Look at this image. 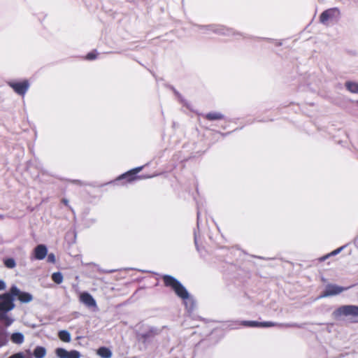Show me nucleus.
<instances>
[{
	"label": "nucleus",
	"instance_id": "obj_15",
	"mask_svg": "<svg viewBox=\"0 0 358 358\" xmlns=\"http://www.w3.org/2000/svg\"><path fill=\"white\" fill-rule=\"evenodd\" d=\"M34 357L43 358L46 355V350L44 347L37 346L33 352Z\"/></svg>",
	"mask_w": 358,
	"mask_h": 358
},
{
	"label": "nucleus",
	"instance_id": "obj_13",
	"mask_svg": "<svg viewBox=\"0 0 358 358\" xmlns=\"http://www.w3.org/2000/svg\"><path fill=\"white\" fill-rule=\"evenodd\" d=\"M97 355L102 358H110L112 352L108 348L101 347L97 350Z\"/></svg>",
	"mask_w": 358,
	"mask_h": 358
},
{
	"label": "nucleus",
	"instance_id": "obj_6",
	"mask_svg": "<svg viewBox=\"0 0 358 358\" xmlns=\"http://www.w3.org/2000/svg\"><path fill=\"white\" fill-rule=\"evenodd\" d=\"M143 166L134 168L126 172L125 173L122 174L118 177L117 180H126V181L128 182H131L134 180H136L140 178V177L137 176V173H138L143 169Z\"/></svg>",
	"mask_w": 358,
	"mask_h": 358
},
{
	"label": "nucleus",
	"instance_id": "obj_27",
	"mask_svg": "<svg viewBox=\"0 0 358 358\" xmlns=\"http://www.w3.org/2000/svg\"><path fill=\"white\" fill-rule=\"evenodd\" d=\"M6 289V283L3 280H0V291Z\"/></svg>",
	"mask_w": 358,
	"mask_h": 358
},
{
	"label": "nucleus",
	"instance_id": "obj_5",
	"mask_svg": "<svg viewBox=\"0 0 358 358\" xmlns=\"http://www.w3.org/2000/svg\"><path fill=\"white\" fill-rule=\"evenodd\" d=\"M13 297L17 296L21 303H29L32 301L33 296L28 292H21L16 286H12L10 289Z\"/></svg>",
	"mask_w": 358,
	"mask_h": 358
},
{
	"label": "nucleus",
	"instance_id": "obj_19",
	"mask_svg": "<svg viewBox=\"0 0 358 358\" xmlns=\"http://www.w3.org/2000/svg\"><path fill=\"white\" fill-rule=\"evenodd\" d=\"M346 88L352 93H358V83L354 82H347Z\"/></svg>",
	"mask_w": 358,
	"mask_h": 358
},
{
	"label": "nucleus",
	"instance_id": "obj_7",
	"mask_svg": "<svg viewBox=\"0 0 358 358\" xmlns=\"http://www.w3.org/2000/svg\"><path fill=\"white\" fill-rule=\"evenodd\" d=\"M340 10L337 8H329L323 11L320 16V22L326 24L327 22L336 15H339Z\"/></svg>",
	"mask_w": 358,
	"mask_h": 358
},
{
	"label": "nucleus",
	"instance_id": "obj_4",
	"mask_svg": "<svg viewBox=\"0 0 358 358\" xmlns=\"http://www.w3.org/2000/svg\"><path fill=\"white\" fill-rule=\"evenodd\" d=\"M8 85L10 87L16 94L24 96L29 88L30 83L28 80H23L22 81H9L8 82Z\"/></svg>",
	"mask_w": 358,
	"mask_h": 358
},
{
	"label": "nucleus",
	"instance_id": "obj_8",
	"mask_svg": "<svg viewBox=\"0 0 358 358\" xmlns=\"http://www.w3.org/2000/svg\"><path fill=\"white\" fill-rule=\"evenodd\" d=\"M56 355L59 358H80V354L77 350L67 351L64 348H59L55 350Z\"/></svg>",
	"mask_w": 358,
	"mask_h": 358
},
{
	"label": "nucleus",
	"instance_id": "obj_28",
	"mask_svg": "<svg viewBox=\"0 0 358 358\" xmlns=\"http://www.w3.org/2000/svg\"><path fill=\"white\" fill-rule=\"evenodd\" d=\"M62 202L66 206L69 207V201L66 199H62Z\"/></svg>",
	"mask_w": 358,
	"mask_h": 358
},
{
	"label": "nucleus",
	"instance_id": "obj_20",
	"mask_svg": "<svg viewBox=\"0 0 358 358\" xmlns=\"http://www.w3.org/2000/svg\"><path fill=\"white\" fill-rule=\"evenodd\" d=\"M3 262L4 266L8 268H14L16 266V262L13 258H6Z\"/></svg>",
	"mask_w": 358,
	"mask_h": 358
},
{
	"label": "nucleus",
	"instance_id": "obj_16",
	"mask_svg": "<svg viewBox=\"0 0 358 358\" xmlns=\"http://www.w3.org/2000/svg\"><path fill=\"white\" fill-rule=\"evenodd\" d=\"M58 337L63 342L69 343L71 341V334L66 330L59 331Z\"/></svg>",
	"mask_w": 358,
	"mask_h": 358
},
{
	"label": "nucleus",
	"instance_id": "obj_11",
	"mask_svg": "<svg viewBox=\"0 0 358 358\" xmlns=\"http://www.w3.org/2000/svg\"><path fill=\"white\" fill-rule=\"evenodd\" d=\"M80 300L84 304L89 307L96 306V301L91 294L87 292H83L80 296Z\"/></svg>",
	"mask_w": 358,
	"mask_h": 358
},
{
	"label": "nucleus",
	"instance_id": "obj_18",
	"mask_svg": "<svg viewBox=\"0 0 358 358\" xmlns=\"http://www.w3.org/2000/svg\"><path fill=\"white\" fill-rule=\"evenodd\" d=\"M204 117L208 120H221L222 118V115L220 113L212 112L206 114Z\"/></svg>",
	"mask_w": 358,
	"mask_h": 358
},
{
	"label": "nucleus",
	"instance_id": "obj_25",
	"mask_svg": "<svg viewBox=\"0 0 358 358\" xmlns=\"http://www.w3.org/2000/svg\"><path fill=\"white\" fill-rule=\"evenodd\" d=\"M8 358H24V356L22 352H17L12 355Z\"/></svg>",
	"mask_w": 358,
	"mask_h": 358
},
{
	"label": "nucleus",
	"instance_id": "obj_9",
	"mask_svg": "<svg viewBox=\"0 0 358 358\" xmlns=\"http://www.w3.org/2000/svg\"><path fill=\"white\" fill-rule=\"evenodd\" d=\"M348 287H340L336 285H328L322 294L323 296L336 295L348 289Z\"/></svg>",
	"mask_w": 358,
	"mask_h": 358
},
{
	"label": "nucleus",
	"instance_id": "obj_17",
	"mask_svg": "<svg viewBox=\"0 0 358 358\" xmlns=\"http://www.w3.org/2000/svg\"><path fill=\"white\" fill-rule=\"evenodd\" d=\"M0 320L3 321L6 327H9L13 322V320L7 315V313H0Z\"/></svg>",
	"mask_w": 358,
	"mask_h": 358
},
{
	"label": "nucleus",
	"instance_id": "obj_26",
	"mask_svg": "<svg viewBox=\"0 0 358 358\" xmlns=\"http://www.w3.org/2000/svg\"><path fill=\"white\" fill-rule=\"evenodd\" d=\"M48 262H51V263H55V257L54 254L51 253V254L48 255Z\"/></svg>",
	"mask_w": 358,
	"mask_h": 358
},
{
	"label": "nucleus",
	"instance_id": "obj_2",
	"mask_svg": "<svg viewBox=\"0 0 358 358\" xmlns=\"http://www.w3.org/2000/svg\"><path fill=\"white\" fill-rule=\"evenodd\" d=\"M336 319L341 317L349 318L352 322H358V306L343 305L337 308L333 312Z\"/></svg>",
	"mask_w": 358,
	"mask_h": 358
},
{
	"label": "nucleus",
	"instance_id": "obj_24",
	"mask_svg": "<svg viewBox=\"0 0 358 358\" xmlns=\"http://www.w3.org/2000/svg\"><path fill=\"white\" fill-rule=\"evenodd\" d=\"M97 57V54L95 52H91L87 54L85 59L87 60L95 59Z\"/></svg>",
	"mask_w": 358,
	"mask_h": 358
},
{
	"label": "nucleus",
	"instance_id": "obj_23",
	"mask_svg": "<svg viewBox=\"0 0 358 358\" xmlns=\"http://www.w3.org/2000/svg\"><path fill=\"white\" fill-rule=\"evenodd\" d=\"M345 246L343 245V246H341L338 248H337L336 250H334V251H332L331 252H330L329 254L324 256L323 257L321 258V260L324 261L325 259H327L330 256H333V255H336L337 254H338L341 251L343 250V249L345 248Z\"/></svg>",
	"mask_w": 358,
	"mask_h": 358
},
{
	"label": "nucleus",
	"instance_id": "obj_22",
	"mask_svg": "<svg viewBox=\"0 0 358 358\" xmlns=\"http://www.w3.org/2000/svg\"><path fill=\"white\" fill-rule=\"evenodd\" d=\"M8 342V335L4 331H0V346L5 345Z\"/></svg>",
	"mask_w": 358,
	"mask_h": 358
},
{
	"label": "nucleus",
	"instance_id": "obj_1",
	"mask_svg": "<svg viewBox=\"0 0 358 358\" xmlns=\"http://www.w3.org/2000/svg\"><path fill=\"white\" fill-rule=\"evenodd\" d=\"M164 285L171 288L175 294L182 300L189 298V294L186 288L174 277L164 275L162 278Z\"/></svg>",
	"mask_w": 358,
	"mask_h": 358
},
{
	"label": "nucleus",
	"instance_id": "obj_29",
	"mask_svg": "<svg viewBox=\"0 0 358 358\" xmlns=\"http://www.w3.org/2000/svg\"><path fill=\"white\" fill-rule=\"evenodd\" d=\"M285 327H293L294 325H292V324H285Z\"/></svg>",
	"mask_w": 358,
	"mask_h": 358
},
{
	"label": "nucleus",
	"instance_id": "obj_14",
	"mask_svg": "<svg viewBox=\"0 0 358 358\" xmlns=\"http://www.w3.org/2000/svg\"><path fill=\"white\" fill-rule=\"evenodd\" d=\"M10 339L15 344H22L24 342V337L22 333L16 332L12 334Z\"/></svg>",
	"mask_w": 358,
	"mask_h": 358
},
{
	"label": "nucleus",
	"instance_id": "obj_12",
	"mask_svg": "<svg viewBox=\"0 0 358 358\" xmlns=\"http://www.w3.org/2000/svg\"><path fill=\"white\" fill-rule=\"evenodd\" d=\"M245 325L249 327H270L277 325L272 322H257L254 321L245 322Z\"/></svg>",
	"mask_w": 358,
	"mask_h": 358
},
{
	"label": "nucleus",
	"instance_id": "obj_10",
	"mask_svg": "<svg viewBox=\"0 0 358 358\" xmlns=\"http://www.w3.org/2000/svg\"><path fill=\"white\" fill-rule=\"evenodd\" d=\"M47 253L48 250L46 246L42 244L37 245L34 250V257L38 260L43 259L47 255Z\"/></svg>",
	"mask_w": 358,
	"mask_h": 358
},
{
	"label": "nucleus",
	"instance_id": "obj_3",
	"mask_svg": "<svg viewBox=\"0 0 358 358\" xmlns=\"http://www.w3.org/2000/svg\"><path fill=\"white\" fill-rule=\"evenodd\" d=\"M15 307L13 297L10 293H5L0 295V313H7Z\"/></svg>",
	"mask_w": 358,
	"mask_h": 358
},
{
	"label": "nucleus",
	"instance_id": "obj_21",
	"mask_svg": "<svg viewBox=\"0 0 358 358\" xmlns=\"http://www.w3.org/2000/svg\"><path fill=\"white\" fill-rule=\"evenodd\" d=\"M52 280L57 284H60L63 281V275L60 272H55L52 274Z\"/></svg>",
	"mask_w": 358,
	"mask_h": 358
}]
</instances>
